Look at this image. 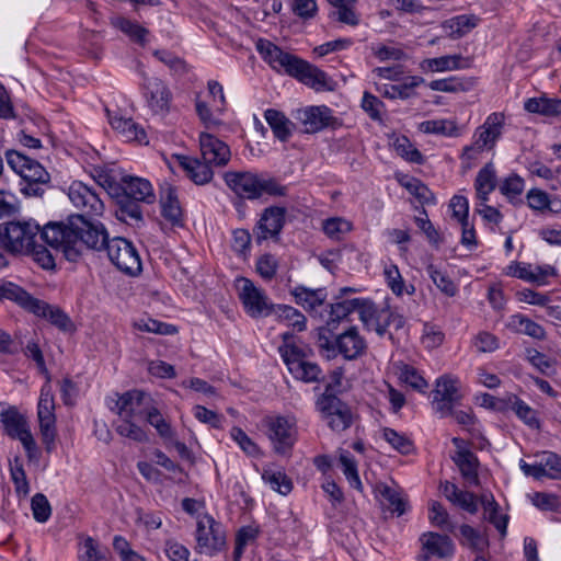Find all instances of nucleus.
<instances>
[{
  "instance_id": "obj_1",
  "label": "nucleus",
  "mask_w": 561,
  "mask_h": 561,
  "mask_svg": "<svg viewBox=\"0 0 561 561\" xmlns=\"http://www.w3.org/2000/svg\"><path fill=\"white\" fill-rule=\"evenodd\" d=\"M42 236L45 243L61 251L69 262H78L85 249L106 250L110 261L126 275L136 276L142 270L139 253L129 240L110 239L102 222L88 221L82 215H70L67 222L46 224Z\"/></svg>"
},
{
  "instance_id": "obj_2",
  "label": "nucleus",
  "mask_w": 561,
  "mask_h": 561,
  "mask_svg": "<svg viewBox=\"0 0 561 561\" xmlns=\"http://www.w3.org/2000/svg\"><path fill=\"white\" fill-rule=\"evenodd\" d=\"M256 48L273 68H283L287 75L316 90H332L327 73L314 65L282 50L270 41L260 39L256 43Z\"/></svg>"
},
{
  "instance_id": "obj_3",
  "label": "nucleus",
  "mask_w": 561,
  "mask_h": 561,
  "mask_svg": "<svg viewBox=\"0 0 561 561\" xmlns=\"http://www.w3.org/2000/svg\"><path fill=\"white\" fill-rule=\"evenodd\" d=\"M4 156L8 165L25 182L21 192L27 196H43L44 186H48L50 182V175L46 169L37 160L14 149L7 150Z\"/></svg>"
},
{
  "instance_id": "obj_4",
  "label": "nucleus",
  "mask_w": 561,
  "mask_h": 561,
  "mask_svg": "<svg viewBox=\"0 0 561 561\" xmlns=\"http://www.w3.org/2000/svg\"><path fill=\"white\" fill-rule=\"evenodd\" d=\"M44 228L45 226L41 229L38 225L19 221L0 225V242L9 253L24 254L28 248L34 245L38 232L43 234ZM41 239L44 240L43 236Z\"/></svg>"
},
{
  "instance_id": "obj_5",
  "label": "nucleus",
  "mask_w": 561,
  "mask_h": 561,
  "mask_svg": "<svg viewBox=\"0 0 561 561\" xmlns=\"http://www.w3.org/2000/svg\"><path fill=\"white\" fill-rule=\"evenodd\" d=\"M195 540V552L209 557L225 550L227 543L222 526L209 515H205L197 522Z\"/></svg>"
},
{
  "instance_id": "obj_6",
  "label": "nucleus",
  "mask_w": 561,
  "mask_h": 561,
  "mask_svg": "<svg viewBox=\"0 0 561 561\" xmlns=\"http://www.w3.org/2000/svg\"><path fill=\"white\" fill-rule=\"evenodd\" d=\"M0 420L7 435L13 439H19L28 459H33L37 447L24 415H22L15 407H10L0 413Z\"/></svg>"
},
{
  "instance_id": "obj_7",
  "label": "nucleus",
  "mask_w": 561,
  "mask_h": 561,
  "mask_svg": "<svg viewBox=\"0 0 561 561\" xmlns=\"http://www.w3.org/2000/svg\"><path fill=\"white\" fill-rule=\"evenodd\" d=\"M239 298L243 304L245 312L252 318L267 317L273 313L275 305L268 302L264 290L254 286V284L242 277Z\"/></svg>"
},
{
  "instance_id": "obj_8",
  "label": "nucleus",
  "mask_w": 561,
  "mask_h": 561,
  "mask_svg": "<svg viewBox=\"0 0 561 561\" xmlns=\"http://www.w3.org/2000/svg\"><path fill=\"white\" fill-rule=\"evenodd\" d=\"M458 382V379L451 375H443L436 381V388L433 391V405L443 417L449 416L454 405L458 404L461 399Z\"/></svg>"
},
{
  "instance_id": "obj_9",
  "label": "nucleus",
  "mask_w": 561,
  "mask_h": 561,
  "mask_svg": "<svg viewBox=\"0 0 561 561\" xmlns=\"http://www.w3.org/2000/svg\"><path fill=\"white\" fill-rule=\"evenodd\" d=\"M285 217V207L270 206L265 208L253 228L255 241L260 244L268 238L277 240L284 228Z\"/></svg>"
},
{
  "instance_id": "obj_10",
  "label": "nucleus",
  "mask_w": 561,
  "mask_h": 561,
  "mask_svg": "<svg viewBox=\"0 0 561 561\" xmlns=\"http://www.w3.org/2000/svg\"><path fill=\"white\" fill-rule=\"evenodd\" d=\"M68 196L77 208L83 210L81 215L85 220L92 221L87 216L93 217L103 214L104 204L99 194L82 182L72 183L69 187Z\"/></svg>"
},
{
  "instance_id": "obj_11",
  "label": "nucleus",
  "mask_w": 561,
  "mask_h": 561,
  "mask_svg": "<svg viewBox=\"0 0 561 561\" xmlns=\"http://www.w3.org/2000/svg\"><path fill=\"white\" fill-rule=\"evenodd\" d=\"M505 116L503 113H492L490 114L484 124L477 129L476 136L477 139L474 145L471 147L465 148V153H468L471 150H477L479 152L483 151L484 148L492 149L495 146L496 140L500 138L502 134V127L504 125Z\"/></svg>"
},
{
  "instance_id": "obj_12",
  "label": "nucleus",
  "mask_w": 561,
  "mask_h": 561,
  "mask_svg": "<svg viewBox=\"0 0 561 561\" xmlns=\"http://www.w3.org/2000/svg\"><path fill=\"white\" fill-rule=\"evenodd\" d=\"M322 409L318 410L334 432H343L353 424L351 407L342 400H322Z\"/></svg>"
},
{
  "instance_id": "obj_13",
  "label": "nucleus",
  "mask_w": 561,
  "mask_h": 561,
  "mask_svg": "<svg viewBox=\"0 0 561 561\" xmlns=\"http://www.w3.org/2000/svg\"><path fill=\"white\" fill-rule=\"evenodd\" d=\"M226 185L240 198H259V175L250 171H228L224 174Z\"/></svg>"
},
{
  "instance_id": "obj_14",
  "label": "nucleus",
  "mask_w": 561,
  "mask_h": 561,
  "mask_svg": "<svg viewBox=\"0 0 561 561\" xmlns=\"http://www.w3.org/2000/svg\"><path fill=\"white\" fill-rule=\"evenodd\" d=\"M335 348L336 355L341 354L346 360H355L366 353L367 343L356 327H350L335 336Z\"/></svg>"
},
{
  "instance_id": "obj_15",
  "label": "nucleus",
  "mask_w": 561,
  "mask_h": 561,
  "mask_svg": "<svg viewBox=\"0 0 561 561\" xmlns=\"http://www.w3.org/2000/svg\"><path fill=\"white\" fill-rule=\"evenodd\" d=\"M202 158L210 165L225 167L231 157L230 148L211 134L202 133L199 136Z\"/></svg>"
},
{
  "instance_id": "obj_16",
  "label": "nucleus",
  "mask_w": 561,
  "mask_h": 561,
  "mask_svg": "<svg viewBox=\"0 0 561 561\" xmlns=\"http://www.w3.org/2000/svg\"><path fill=\"white\" fill-rule=\"evenodd\" d=\"M268 438L277 454H287L295 443L293 428L284 416H277L268 423Z\"/></svg>"
},
{
  "instance_id": "obj_17",
  "label": "nucleus",
  "mask_w": 561,
  "mask_h": 561,
  "mask_svg": "<svg viewBox=\"0 0 561 561\" xmlns=\"http://www.w3.org/2000/svg\"><path fill=\"white\" fill-rule=\"evenodd\" d=\"M420 541L422 548L428 554L440 559L450 558L455 553V545L448 535H443L434 531L424 533Z\"/></svg>"
},
{
  "instance_id": "obj_18",
  "label": "nucleus",
  "mask_w": 561,
  "mask_h": 561,
  "mask_svg": "<svg viewBox=\"0 0 561 561\" xmlns=\"http://www.w3.org/2000/svg\"><path fill=\"white\" fill-rule=\"evenodd\" d=\"M122 193L129 198L140 201L146 204H152L156 201V195L151 183L142 178L125 175L122 178L121 183Z\"/></svg>"
},
{
  "instance_id": "obj_19",
  "label": "nucleus",
  "mask_w": 561,
  "mask_h": 561,
  "mask_svg": "<svg viewBox=\"0 0 561 561\" xmlns=\"http://www.w3.org/2000/svg\"><path fill=\"white\" fill-rule=\"evenodd\" d=\"M180 167L184 170L186 176L197 185H204L213 180L214 172L211 165L205 160H198L187 156H176Z\"/></svg>"
},
{
  "instance_id": "obj_20",
  "label": "nucleus",
  "mask_w": 561,
  "mask_h": 561,
  "mask_svg": "<svg viewBox=\"0 0 561 561\" xmlns=\"http://www.w3.org/2000/svg\"><path fill=\"white\" fill-rule=\"evenodd\" d=\"M160 206L162 217L172 226H183V211L178 198L175 187L167 184L160 194Z\"/></svg>"
},
{
  "instance_id": "obj_21",
  "label": "nucleus",
  "mask_w": 561,
  "mask_h": 561,
  "mask_svg": "<svg viewBox=\"0 0 561 561\" xmlns=\"http://www.w3.org/2000/svg\"><path fill=\"white\" fill-rule=\"evenodd\" d=\"M139 203L140 201L117 194L115 209L116 218L134 227L142 226L144 217Z\"/></svg>"
},
{
  "instance_id": "obj_22",
  "label": "nucleus",
  "mask_w": 561,
  "mask_h": 561,
  "mask_svg": "<svg viewBox=\"0 0 561 561\" xmlns=\"http://www.w3.org/2000/svg\"><path fill=\"white\" fill-rule=\"evenodd\" d=\"M0 298L14 301L28 312H37L39 310V299L30 295L19 285L7 282L0 286Z\"/></svg>"
},
{
  "instance_id": "obj_23",
  "label": "nucleus",
  "mask_w": 561,
  "mask_h": 561,
  "mask_svg": "<svg viewBox=\"0 0 561 561\" xmlns=\"http://www.w3.org/2000/svg\"><path fill=\"white\" fill-rule=\"evenodd\" d=\"M453 460L458 466L462 478L469 485H479V460L471 450H458L456 455L453 457Z\"/></svg>"
},
{
  "instance_id": "obj_24",
  "label": "nucleus",
  "mask_w": 561,
  "mask_h": 561,
  "mask_svg": "<svg viewBox=\"0 0 561 561\" xmlns=\"http://www.w3.org/2000/svg\"><path fill=\"white\" fill-rule=\"evenodd\" d=\"M330 108L327 106H312L304 112L301 122L305 126L306 133H317L333 122Z\"/></svg>"
},
{
  "instance_id": "obj_25",
  "label": "nucleus",
  "mask_w": 561,
  "mask_h": 561,
  "mask_svg": "<svg viewBox=\"0 0 561 561\" xmlns=\"http://www.w3.org/2000/svg\"><path fill=\"white\" fill-rule=\"evenodd\" d=\"M39 310L33 312L35 316L47 319L53 325L64 332H71L75 330V324L69 316L59 307L51 306L44 300L39 299Z\"/></svg>"
},
{
  "instance_id": "obj_26",
  "label": "nucleus",
  "mask_w": 561,
  "mask_h": 561,
  "mask_svg": "<svg viewBox=\"0 0 561 561\" xmlns=\"http://www.w3.org/2000/svg\"><path fill=\"white\" fill-rule=\"evenodd\" d=\"M148 397L149 396L142 390L134 389L126 391L118 397L115 402V408L112 410H116L121 417H134L136 414L134 405H144Z\"/></svg>"
},
{
  "instance_id": "obj_27",
  "label": "nucleus",
  "mask_w": 561,
  "mask_h": 561,
  "mask_svg": "<svg viewBox=\"0 0 561 561\" xmlns=\"http://www.w3.org/2000/svg\"><path fill=\"white\" fill-rule=\"evenodd\" d=\"M333 8L330 18L335 19L337 22L357 26L360 22L359 14L355 10L357 0H327Z\"/></svg>"
},
{
  "instance_id": "obj_28",
  "label": "nucleus",
  "mask_w": 561,
  "mask_h": 561,
  "mask_svg": "<svg viewBox=\"0 0 561 561\" xmlns=\"http://www.w3.org/2000/svg\"><path fill=\"white\" fill-rule=\"evenodd\" d=\"M290 294L295 297L296 304L302 306L308 311L322 306L327 299V293L323 288L309 289L302 285L296 286L290 290Z\"/></svg>"
},
{
  "instance_id": "obj_29",
  "label": "nucleus",
  "mask_w": 561,
  "mask_h": 561,
  "mask_svg": "<svg viewBox=\"0 0 561 561\" xmlns=\"http://www.w3.org/2000/svg\"><path fill=\"white\" fill-rule=\"evenodd\" d=\"M264 117L270 125L274 136L285 142L291 136L294 123H291L280 111L270 108L264 113Z\"/></svg>"
},
{
  "instance_id": "obj_30",
  "label": "nucleus",
  "mask_w": 561,
  "mask_h": 561,
  "mask_svg": "<svg viewBox=\"0 0 561 561\" xmlns=\"http://www.w3.org/2000/svg\"><path fill=\"white\" fill-rule=\"evenodd\" d=\"M49 379L50 378L48 376L47 382L41 389V396L37 404V417L39 424L56 423L55 400L49 385Z\"/></svg>"
},
{
  "instance_id": "obj_31",
  "label": "nucleus",
  "mask_w": 561,
  "mask_h": 561,
  "mask_svg": "<svg viewBox=\"0 0 561 561\" xmlns=\"http://www.w3.org/2000/svg\"><path fill=\"white\" fill-rule=\"evenodd\" d=\"M146 96L149 106L154 111L168 110L170 101V92L168 88L159 79L150 80L146 85Z\"/></svg>"
},
{
  "instance_id": "obj_32",
  "label": "nucleus",
  "mask_w": 561,
  "mask_h": 561,
  "mask_svg": "<svg viewBox=\"0 0 561 561\" xmlns=\"http://www.w3.org/2000/svg\"><path fill=\"white\" fill-rule=\"evenodd\" d=\"M507 327L517 333L529 335L536 340L546 339L545 329L537 322L533 321L531 319L520 313L512 316L510 318Z\"/></svg>"
},
{
  "instance_id": "obj_33",
  "label": "nucleus",
  "mask_w": 561,
  "mask_h": 561,
  "mask_svg": "<svg viewBox=\"0 0 561 561\" xmlns=\"http://www.w3.org/2000/svg\"><path fill=\"white\" fill-rule=\"evenodd\" d=\"M376 491L379 493L380 502L385 507L399 516L404 514L407 501L401 496L400 491L385 483L377 484Z\"/></svg>"
},
{
  "instance_id": "obj_34",
  "label": "nucleus",
  "mask_w": 561,
  "mask_h": 561,
  "mask_svg": "<svg viewBox=\"0 0 561 561\" xmlns=\"http://www.w3.org/2000/svg\"><path fill=\"white\" fill-rule=\"evenodd\" d=\"M478 500L483 506L484 511L489 514L488 520L491 523L501 534L502 537L506 535L508 516H499V504L494 500L492 494H481Z\"/></svg>"
},
{
  "instance_id": "obj_35",
  "label": "nucleus",
  "mask_w": 561,
  "mask_h": 561,
  "mask_svg": "<svg viewBox=\"0 0 561 561\" xmlns=\"http://www.w3.org/2000/svg\"><path fill=\"white\" fill-rule=\"evenodd\" d=\"M476 191L477 197L483 203L488 201V195L496 186L495 170L491 162L486 163L479 172L476 178Z\"/></svg>"
},
{
  "instance_id": "obj_36",
  "label": "nucleus",
  "mask_w": 561,
  "mask_h": 561,
  "mask_svg": "<svg viewBox=\"0 0 561 561\" xmlns=\"http://www.w3.org/2000/svg\"><path fill=\"white\" fill-rule=\"evenodd\" d=\"M273 314H276L279 321L288 322V324L298 332L306 330V317L291 306L275 305Z\"/></svg>"
},
{
  "instance_id": "obj_37",
  "label": "nucleus",
  "mask_w": 561,
  "mask_h": 561,
  "mask_svg": "<svg viewBox=\"0 0 561 561\" xmlns=\"http://www.w3.org/2000/svg\"><path fill=\"white\" fill-rule=\"evenodd\" d=\"M288 369L295 378L305 382L320 381L321 368L311 362H291L288 363Z\"/></svg>"
},
{
  "instance_id": "obj_38",
  "label": "nucleus",
  "mask_w": 561,
  "mask_h": 561,
  "mask_svg": "<svg viewBox=\"0 0 561 561\" xmlns=\"http://www.w3.org/2000/svg\"><path fill=\"white\" fill-rule=\"evenodd\" d=\"M107 114L112 127L122 133L128 139L141 141L142 138H145V130L142 128H138V125L134 123L131 118H124L117 115L112 116L108 111Z\"/></svg>"
},
{
  "instance_id": "obj_39",
  "label": "nucleus",
  "mask_w": 561,
  "mask_h": 561,
  "mask_svg": "<svg viewBox=\"0 0 561 561\" xmlns=\"http://www.w3.org/2000/svg\"><path fill=\"white\" fill-rule=\"evenodd\" d=\"M357 300L347 299L330 305L329 319L327 321L330 330H336L340 322L345 320L353 311Z\"/></svg>"
},
{
  "instance_id": "obj_40",
  "label": "nucleus",
  "mask_w": 561,
  "mask_h": 561,
  "mask_svg": "<svg viewBox=\"0 0 561 561\" xmlns=\"http://www.w3.org/2000/svg\"><path fill=\"white\" fill-rule=\"evenodd\" d=\"M479 18L473 14L470 15H458L445 22V26L449 27L451 38H460L469 31L478 25Z\"/></svg>"
},
{
  "instance_id": "obj_41",
  "label": "nucleus",
  "mask_w": 561,
  "mask_h": 561,
  "mask_svg": "<svg viewBox=\"0 0 561 561\" xmlns=\"http://www.w3.org/2000/svg\"><path fill=\"white\" fill-rule=\"evenodd\" d=\"M508 402L512 404V410L526 425L531 428L540 427V421L537 417L536 411L526 404L523 400H520L517 396H510Z\"/></svg>"
},
{
  "instance_id": "obj_42",
  "label": "nucleus",
  "mask_w": 561,
  "mask_h": 561,
  "mask_svg": "<svg viewBox=\"0 0 561 561\" xmlns=\"http://www.w3.org/2000/svg\"><path fill=\"white\" fill-rule=\"evenodd\" d=\"M422 77H410L408 82H404L402 84H396V85H386L383 91H380V93L385 98L389 99H409L413 95V89L417 85H420L423 82Z\"/></svg>"
},
{
  "instance_id": "obj_43",
  "label": "nucleus",
  "mask_w": 561,
  "mask_h": 561,
  "mask_svg": "<svg viewBox=\"0 0 561 561\" xmlns=\"http://www.w3.org/2000/svg\"><path fill=\"white\" fill-rule=\"evenodd\" d=\"M262 479L268 483L274 491L283 495L288 494L293 490L290 478L283 471L265 469L262 473Z\"/></svg>"
},
{
  "instance_id": "obj_44",
  "label": "nucleus",
  "mask_w": 561,
  "mask_h": 561,
  "mask_svg": "<svg viewBox=\"0 0 561 561\" xmlns=\"http://www.w3.org/2000/svg\"><path fill=\"white\" fill-rule=\"evenodd\" d=\"M392 145L397 153L407 161L417 164H422L424 162L422 153L411 144L408 137H396Z\"/></svg>"
},
{
  "instance_id": "obj_45",
  "label": "nucleus",
  "mask_w": 561,
  "mask_h": 561,
  "mask_svg": "<svg viewBox=\"0 0 561 561\" xmlns=\"http://www.w3.org/2000/svg\"><path fill=\"white\" fill-rule=\"evenodd\" d=\"M335 330H330L329 325L317 329L316 339L317 345L322 353L330 359L336 357L335 348Z\"/></svg>"
},
{
  "instance_id": "obj_46",
  "label": "nucleus",
  "mask_w": 561,
  "mask_h": 561,
  "mask_svg": "<svg viewBox=\"0 0 561 561\" xmlns=\"http://www.w3.org/2000/svg\"><path fill=\"white\" fill-rule=\"evenodd\" d=\"M426 270L433 283L443 294L448 297H454L456 295L457 286L446 273L437 270L434 264H428Z\"/></svg>"
},
{
  "instance_id": "obj_47",
  "label": "nucleus",
  "mask_w": 561,
  "mask_h": 561,
  "mask_svg": "<svg viewBox=\"0 0 561 561\" xmlns=\"http://www.w3.org/2000/svg\"><path fill=\"white\" fill-rule=\"evenodd\" d=\"M428 518L434 526L439 527L442 530L455 531V525L449 520L448 512L439 502H431Z\"/></svg>"
},
{
  "instance_id": "obj_48",
  "label": "nucleus",
  "mask_w": 561,
  "mask_h": 561,
  "mask_svg": "<svg viewBox=\"0 0 561 561\" xmlns=\"http://www.w3.org/2000/svg\"><path fill=\"white\" fill-rule=\"evenodd\" d=\"M420 128L427 134H438L444 136H457L458 127L455 122L447 119L425 121L421 123Z\"/></svg>"
},
{
  "instance_id": "obj_49",
  "label": "nucleus",
  "mask_w": 561,
  "mask_h": 561,
  "mask_svg": "<svg viewBox=\"0 0 561 561\" xmlns=\"http://www.w3.org/2000/svg\"><path fill=\"white\" fill-rule=\"evenodd\" d=\"M383 438L402 455H409L414 449L413 442L410 438L392 428L386 427L383 430Z\"/></svg>"
},
{
  "instance_id": "obj_50",
  "label": "nucleus",
  "mask_w": 561,
  "mask_h": 561,
  "mask_svg": "<svg viewBox=\"0 0 561 561\" xmlns=\"http://www.w3.org/2000/svg\"><path fill=\"white\" fill-rule=\"evenodd\" d=\"M133 417H122V423L116 426V432L137 443H145L148 440L147 433L133 421Z\"/></svg>"
},
{
  "instance_id": "obj_51",
  "label": "nucleus",
  "mask_w": 561,
  "mask_h": 561,
  "mask_svg": "<svg viewBox=\"0 0 561 561\" xmlns=\"http://www.w3.org/2000/svg\"><path fill=\"white\" fill-rule=\"evenodd\" d=\"M339 461L342 466V471L350 484L357 490H362V482L357 472V465L353 456L347 451L342 453L340 455Z\"/></svg>"
},
{
  "instance_id": "obj_52",
  "label": "nucleus",
  "mask_w": 561,
  "mask_h": 561,
  "mask_svg": "<svg viewBox=\"0 0 561 561\" xmlns=\"http://www.w3.org/2000/svg\"><path fill=\"white\" fill-rule=\"evenodd\" d=\"M10 472L18 495L26 496L30 492V484L23 468V463L18 457L14 459L13 465L11 463Z\"/></svg>"
},
{
  "instance_id": "obj_53",
  "label": "nucleus",
  "mask_w": 561,
  "mask_h": 561,
  "mask_svg": "<svg viewBox=\"0 0 561 561\" xmlns=\"http://www.w3.org/2000/svg\"><path fill=\"white\" fill-rule=\"evenodd\" d=\"M385 312L382 321L377 323V334L379 336L385 335L388 328L392 327L396 331L404 327L405 320L402 314L392 311L389 307L381 309Z\"/></svg>"
},
{
  "instance_id": "obj_54",
  "label": "nucleus",
  "mask_w": 561,
  "mask_h": 561,
  "mask_svg": "<svg viewBox=\"0 0 561 561\" xmlns=\"http://www.w3.org/2000/svg\"><path fill=\"white\" fill-rule=\"evenodd\" d=\"M147 422L152 425L162 438H173L174 433L171 425L162 417L159 410L154 407L150 408L146 412Z\"/></svg>"
},
{
  "instance_id": "obj_55",
  "label": "nucleus",
  "mask_w": 561,
  "mask_h": 561,
  "mask_svg": "<svg viewBox=\"0 0 561 561\" xmlns=\"http://www.w3.org/2000/svg\"><path fill=\"white\" fill-rule=\"evenodd\" d=\"M31 508L34 519L38 523H45L51 515V506L43 493H36L31 500Z\"/></svg>"
},
{
  "instance_id": "obj_56",
  "label": "nucleus",
  "mask_w": 561,
  "mask_h": 561,
  "mask_svg": "<svg viewBox=\"0 0 561 561\" xmlns=\"http://www.w3.org/2000/svg\"><path fill=\"white\" fill-rule=\"evenodd\" d=\"M25 254L32 255L33 260L44 270H54L56 266L51 252L44 245L37 244L36 241L34 245L27 249Z\"/></svg>"
},
{
  "instance_id": "obj_57",
  "label": "nucleus",
  "mask_w": 561,
  "mask_h": 561,
  "mask_svg": "<svg viewBox=\"0 0 561 561\" xmlns=\"http://www.w3.org/2000/svg\"><path fill=\"white\" fill-rule=\"evenodd\" d=\"M540 461L548 478L561 480V457L559 455L552 451H545Z\"/></svg>"
},
{
  "instance_id": "obj_58",
  "label": "nucleus",
  "mask_w": 561,
  "mask_h": 561,
  "mask_svg": "<svg viewBox=\"0 0 561 561\" xmlns=\"http://www.w3.org/2000/svg\"><path fill=\"white\" fill-rule=\"evenodd\" d=\"M259 198L263 194H267L271 196H286L287 195V186L282 185L276 179L270 178V179H263L259 176Z\"/></svg>"
},
{
  "instance_id": "obj_59",
  "label": "nucleus",
  "mask_w": 561,
  "mask_h": 561,
  "mask_svg": "<svg viewBox=\"0 0 561 561\" xmlns=\"http://www.w3.org/2000/svg\"><path fill=\"white\" fill-rule=\"evenodd\" d=\"M461 536L469 542V547L474 551H483L489 541L481 536V534L469 525L460 526Z\"/></svg>"
},
{
  "instance_id": "obj_60",
  "label": "nucleus",
  "mask_w": 561,
  "mask_h": 561,
  "mask_svg": "<svg viewBox=\"0 0 561 561\" xmlns=\"http://www.w3.org/2000/svg\"><path fill=\"white\" fill-rule=\"evenodd\" d=\"M355 300H357V304L354 306V311L358 312L359 319L364 325L369 328L379 310H377L375 304L368 299L355 298Z\"/></svg>"
},
{
  "instance_id": "obj_61",
  "label": "nucleus",
  "mask_w": 561,
  "mask_h": 561,
  "mask_svg": "<svg viewBox=\"0 0 561 561\" xmlns=\"http://www.w3.org/2000/svg\"><path fill=\"white\" fill-rule=\"evenodd\" d=\"M401 379L413 389L423 392L427 387V381L419 374V371L409 365H405L401 371Z\"/></svg>"
},
{
  "instance_id": "obj_62",
  "label": "nucleus",
  "mask_w": 561,
  "mask_h": 561,
  "mask_svg": "<svg viewBox=\"0 0 561 561\" xmlns=\"http://www.w3.org/2000/svg\"><path fill=\"white\" fill-rule=\"evenodd\" d=\"M231 437L239 444L241 449L249 456H256L260 453L257 445L240 427L231 430Z\"/></svg>"
},
{
  "instance_id": "obj_63",
  "label": "nucleus",
  "mask_w": 561,
  "mask_h": 561,
  "mask_svg": "<svg viewBox=\"0 0 561 561\" xmlns=\"http://www.w3.org/2000/svg\"><path fill=\"white\" fill-rule=\"evenodd\" d=\"M402 185L421 203H428L434 199L433 194L428 187L416 179H410L409 181L402 183Z\"/></svg>"
},
{
  "instance_id": "obj_64",
  "label": "nucleus",
  "mask_w": 561,
  "mask_h": 561,
  "mask_svg": "<svg viewBox=\"0 0 561 561\" xmlns=\"http://www.w3.org/2000/svg\"><path fill=\"white\" fill-rule=\"evenodd\" d=\"M116 25L117 27H119L121 31L128 34L138 43H142L145 41V36L148 33V31L145 27L125 18L118 19Z\"/></svg>"
}]
</instances>
